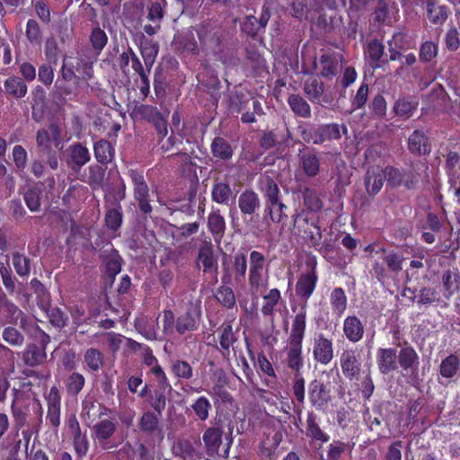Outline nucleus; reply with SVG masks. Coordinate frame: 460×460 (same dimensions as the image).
<instances>
[{
  "instance_id": "52",
  "label": "nucleus",
  "mask_w": 460,
  "mask_h": 460,
  "mask_svg": "<svg viewBox=\"0 0 460 460\" xmlns=\"http://www.w3.org/2000/svg\"><path fill=\"white\" fill-rule=\"evenodd\" d=\"M212 405L209 400L204 396L199 397L191 405V409L195 412L198 420L205 421L209 416V411Z\"/></svg>"
},
{
  "instance_id": "25",
  "label": "nucleus",
  "mask_w": 460,
  "mask_h": 460,
  "mask_svg": "<svg viewBox=\"0 0 460 460\" xmlns=\"http://www.w3.org/2000/svg\"><path fill=\"white\" fill-rule=\"evenodd\" d=\"M47 419L55 428L60 424V396L56 387H52L49 392Z\"/></svg>"
},
{
  "instance_id": "44",
  "label": "nucleus",
  "mask_w": 460,
  "mask_h": 460,
  "mask_svg": "<svg viewBox=\"0 0 460 460\" xmlns=\"http://www.w3.org/2000/svg\"><path fill=\"white\" fill-rule=\"evenodd\" d=\"M158 43L153 40H146L141 44L140 51L147 71H150L158 54Z\"/></svg>"
},
{
  "instance_id": "55",
  "label": "nucleus",
  "mask_w": 460,
  "mask_h": 460,
  "mask_svg": "<svg viewBox=\"0 0 460 460\" xmlns=\"http://www.w3.org/2000/svg\"><path fill=\"white\" fill-rule=\"evenodd\" d=\"M150 406L158 413L162 415L163 411L166 407V395L164 390L155 389L149 395Z\"/></svg>"
},
{
  "instance_id": "30",
  "label": "nucleus",
  "mask_w": 460,
  "mask_h": 460,
  "mask_svg": "<svg viewBox=\"0 0 460 460\" xmlns=\"http://www.w3.org/2000/svg\"><path fill=\"white\" fill-rule=\"evenodd\" d=\"M299 164L307 177H314L320 171V159L313 152L299 154Z\"/></svg>"
},
{
  "instance_id": "1",
  "label": "nucleus",
  "mask_w": 460,
  "mask_h": 460,
  "mask_svg": "<svg viewBox=\"0 0 460 460\" xmlns=\"http://www.w3.org/2000/svg\"><path fill=\"white\" fill-rule=\"evenodd\" d=\"M376 357L379 371L384 375L395 371L398 366L404 371L417 369L419 366L417 352L407 344L398 353L395 348L379 349Z\"/></svg>"
},
{
  "instance_id": "33",
  "label": "nucleus",
  "mask_w": 460,
  "mask_h": 460,
  "mask_svg": "<svg viewBox=\"0 0 460 460\" xmlns=\"http://www.w3.org/2000/svg\"><path fill=\"white\" fill-rule=\"evenodd\" d=\"M93 152L97 162L102 164L111 163L114 157V148L106 139L97 141L93 146Z\"/></svg>"
},
{
  "instance_id": "15",
  "label": "nucleus",
  "mask_w": 460,
  "mask_h": 460,
  "mask_svg": "<svg viewBox=\"0 0 460 460\" xmlns=\"http://www.w3.org/2000/svg\"><path fill=\"white\" fill-rule=\"evenodd\" d=\"M309 400L318 410L324 409L331 401L329 391L321 381L314 379L309 384Z\"/></svg>"
},
{
  "instance_id": "48",
  "label": "nucleus",
  "mask_w": 460,
  "mask_h": 460,
  "mask_svg": "<svg viewBox=\"0 0 460 460\" xmlns=\"http://www.w3.org/2000/svg\"><path fill=\"white\" fill-rule=\"evenodd\" d=\"M122 218L123 214L121 206L120 204L116 203L115 208L107 209L105 214V225L109 229L117 231L121 226Z\"/></svg>"
},
{
  "instance_id": "13",
  "label": "nucleus",
  "mask_w": 460,
  "mask_h": 460,
  "mask_svg": "<svg viewBox=\"0 0 460 460\" xmlns=\"http://www.w3.org/2000/svg\"><path fill=\"white\" fill-rule=\"evenodd\" d=\"M91 159L88 148L81 143H75L68 147L67 164L74 172H78Z\"/></svg>"
},
{
  "instance_id": "16",
  "label": "nucleus",
  "mask_w": 460,
  "mask_h": 460,
  "mask_svg": "<svg viewBox=\"0 0 460 460\" xmlns=\"http://www.w3.org/2000/svg\"><path fill=\"white\" fill-rule=\"evenodd\" d=\"M199 312H197L192 307L189 308L184 314L177 317L175 332L180 335H182L188 332L197 331L199 328Z\"/></svg>"
},
{
  "instance_id": "59",
  "label": "nucleus",
  "mask_w": 460,
  "mask_h": 460,
  "mask_svg": "<svg viewBox=\"0 0 460 460\" xmlns=\"http://www.w3.org/2000/svg\"><path fill=\"white\" fill-rule=\"evenodd\" d=\"M41 190L38 188H31L24 194V200L28 208L32 212L40 209Z\"/></svg>"
},
{
  "instance_id": "17",
  "label": "nucleus",
  "mask_w": 460,
  "mask_h": 460,
  "mask_svg": "<svg viewBox=\"0 0 460 460\" xmlns=\"http://www.w3.org/2000/svg\"><path fill=\"white\" fill-rule=\"evenodd\" d=\"M198 36L201 44L217 49L221 44L222 30L209 23L202 24L198 30Z\"/></svg>"
},
{
  "instance_id": "24",
  "label": "nucleus",
  "mask_w": 460,
  "mask_h": 460,
  "mask_svg": "<svg viewBox=\"0 0 460 460\" xmlns=\"http://www.w3.org/2000/svg\"><path fill=\"white\" fill-rule=\"evenodd\" d=\"M46 358L47 353L45 348L39 347L35 343L28 344L22 355L24 364L29 367L40 366L45 362Z\"/></svg>"
},
{
  "instance_id": "38",
  "label": "nucleus",
  "mask_w": 460,
  "mask_h": 460,
  "mask_svg": "<svg viewBox=\"0 0 460 460\" xmlns=\"http://www.w3.org/2000/svg\"><path fill=\"white\" fill-rule=\"evenodd\" d=\"M418 108V102L414 98H399L394 105L393 111L400 117H411Z\"/></svg>"
},
{
  "instance_id": "2",
  "label": "nucleus",
  "mask_w": 460,
  "mask_h": 460,
  "mask_svg": "<svg viewBox=\"0 0 460 460\" xmlns=\"http://www.w3.org/2000/svg\"><path fill=\"white\" fill-rule=\"evenodd\" d=\"M259 186L265 199V212L273 223H280L288 217V207L282 200L277 182L270 175H263L260 179Z\"/></svg>"
},
{
  "instance_id": "22",
  "label": "nucleus",
  "mask_w": 460,
  "mask_h": 460,
  "mask_svg": "<svg viewBox=\"0 0 460 460\" xmlns=\"http://www.w3.org/2000/svg\"><path fill=\"white\" fill-rule=\"evenodd\" d=\"M443 295L449 299L454 294L460 290V273L458 269L447 270L441 276Z\"/></svg>"
},
{
  "instance_id": "50",
  "label": "nucleus",
  "mask_w": 460,
  "mask_h": 460,
  "mask_svg": "<svg viewBox=\"0 0 460 460\" xmlns=\"http://www.w3.org/2000/svg\"><path fill=\"white\" fill-rule=\"evenodd\" d=\"M51 140L50 133L47 128H40L37 131L36 134V144L38 154L41 155H50L53 149L51 147Z\"/></svg>"
},
{
  "instance_id": "29",
  "label": "nucleus",
  "mask_w": 460,
  "mask_h": 460,
  "mask_svg": "<svg viewBox=\"0 0 460 460\" xmlns=\"http://www.w3.org/2000/svg\"><path fill=\"white\" fill-rule=\"evenodd\" d=\"M324 90V84L316 77L306 79L303 84L304 93L312 102L320 103Z\"/></svg>"
},
{
  "instance_id": "8",
  "label": "nucleus",
  "mask_w": 460,
  "mask_h": 460,
  "mask_svg": "<svg viewBox=\"0 0 460 460\" xmlns=\"http://www.w3.org/2000/svg\"><path fill=\"white\" fill-rule=\"evenodd\" d=\"M117 429V423L111 420L104 419L93 425V436L99 447L105 451L113 450L118 447L112 437Z\"/></svg>"
},
{
  "instance_id": "57",
  "label": "nucleus",
  "mask_w": 460,
  "mask_h": 460,
  "mask_svg": "<svg viewBox=\"0 0 460 460\" xmlns=\"http://www.w3.org/2000/svg\"><path fill=\"white\" fill-rule=\"evenodd\" d=\"M164 0H151L147 7V19L153 23L160 22L164 16Z\"/></svg>"
},
{
  "instance_id": "32",
  "label": "nucleus",
  "mask_w": 460,
  "mask_h": 460,
  "mask_svg": "<svg viewBox=\"0 0 460 460\" xmlns=\"http://www.w3.org/2000/svg\"><path fill=\"white\" fill-rule=\"evenodd\" d=\"M4 315L8 318V322L12 324H20L22 328H25L27 324V317L23 312L14 304L5 301L0 305Z\"/></svg>"
},
{
  "instance_id": "62",
  "label": "nucleus",
  "mask_w": 460,
  "mask_h": 460,
  "mask_svg": "<svg viewBox=\"0 0 460 460\" xmlns=\"http://www.w3.org/2000/svg\"><path fill=\"white\" fill-rule=\"evenodd\" d=\"M2 337L3 340L11 346H22L24 341L23 335L13 326L4 328Z\"/></svg>"
},
{
  "instance_id": "20",
  "label": "nucleus",
  "mask_w": 460,
  "mask_h": 460,
  "mask_svg": "<svg viewBox=\"0 0 460 460\" xmlns=\"http://www.w3.org/2000/svg\"><path fill=\"white\" fill-rule=\"evenodd\" d=\"M208 229L213 236L216 243L219 244L226 232V220L219 209L212 210L208 216Z\"/></svg>"
},
{
  "instance_id": "21",
  "label": "nucleus",
  "mask_w": 460,
  "mask_h": 460,
  "mask_svg": "<svg viewBox=\"0 0 460 460\" xmlns=\"http://www.w3.org/2000/svg\"><path fill=\"white\" fill-rule=\"evenodd\" d=\"M238 207L243 215H253L261 207L258 194L252 190H243L238 197Z\"/></svg>"
},
{
  "instance_id": "7",
  "label": "nucleus",
  "mask_w": 460,
  "mask_h": 460,
  "mask_svg": "<svg viewBox=\"0 0 460 460\" xmlns=\"http://www.w3.org/2000/svg\"><path fill=\"white\" fill-rule=\"evenodd\" d=\"M198 267H203L204 273H212L217 281L218 264L217 258L214 252V246L209 237H205L199 243L196 258Z\"/></svg>"
},
{
  "instance_id": "35",
  "label": "nucleus",
  "mask_w": 460,
  "mask_h": 460,
  "mask_svg": "<svg viewBox=\"0 0 460 460\" xmlns=\"http://www.w3.org/2000/svg\"><path fill=\"white\" fill-rule=\"evenodd\" d=\"M341 369L346 377L353 379L359 373V364L352 351H346L341 358Z\"/></svg>"
},
{
  "instance_id": "47",
  "label": "nucleus",
  "mask_w": 460,
  "mask_h": 460,
  "mask_svg": "<svg viewBox=\"0 0 460 460\" xmlns=\"http://www.w3.org/2000/svg\"><path fill=\"white\" fill-rule=\"evenodd\" d=\"M89 40L95 55L98 56L108 42V37L105 31L100 28L98 22H96V26L92 30Z\"/></svg>"
},
{
  "instance_id": "61",
  "label": "nucleus",
  "mask_w": 460,
  "mask_h": 460,
  "mask_svg": "<svg viewBox=\"0 0 460 460\" xmlns=\"http://www.w3.org/2000/svg\"><path fill=\"white\" fill-rule=\"evenodd\" d=\"M11 410L14 420V427L17 429H22L27 421L28 408L19 405L16 402H13L12 403Z\"/></svg>"
},
{
  "instance_id": "49",
  "label": "nucleus",
  "mask_w": 460,
  "mask_h": 460,
  "mask_svg": "<svg viewBox=\"0 0 460 460\" xmlns=\"http://www.w3.org/2000/svg\"><path fill=\"white\" fill-rule=\"evenodd\" d=\"M84 361L92 371H99L103 364V354L97 349H88L84 356Z\"/></svg>"
},
{
  "instance_id": "63",
  "label": "nucleus",
  "mask_w": 460,
  "mask_h": 460,
  "mask_svg": "<svg viewBox=\"0 0 460 460\" xmlns=\"http://www.w3.org/2000/svg\"><path fill=\"white\" fill-rule=\"evenodd\" d=\"M135 112L140 119H146L152 124L160 117L162 114L157 108L151 105L142 104L136 108Z\"/></svg>"
},
{
  "instance_id": "43",
  "label": "nucleus",
  "mask_w": 460,
  "mask_h": 460,
  "mask_svg": "<svg viewBox=\"0 0 460 460\" xmlns=\"http://www.w3.org/2000/svg\"><path fill=\"white\" fill-rule=\"evenodd\" d=\"M84 384V376L78 372H73L65 380L66 391L70 396H76L83 390Z\"/></svg>"
},
{
  "instance_id": "39",
  "label": "nucleus",
  "mask_w": 460,
  "mask_h": 460,
  "mask_svg": "<svg viewBox=\"0 0 460 460\" xmlns=\"http://www.w3.org/2000/svg\"><path fill=\"white\" fill-rule=\"evenodd\" d=\"M385 47L377 40H373L367 44V54L372 62L373 67H380L382 65L387 63L386 59L383 58Z\"/></svg>"
},
{
  "instance_id": "11",
  "label": "nucleus",
  "mask_w": 460,
  "mask_h": 460,
  "mask_svg": "<svg viewBox=\"0 0 460 460\" xmlns=\"http://www.w3.org/2000/svg\"><path fill=\"white\" fill-rule=\"evenodd\" d=\"M270 18V7L264 4L260 18L257 19L254 15L246 16L241 25V30L243 33L254 39L261 29L266 28Z\"/></svg>"
},
{
  "instance_id": "5",
  "label": "nucleus",
  "mask_w": 460,
  "mask_h": 460,
  "mask_svg": "<svg viewBox=\"0 0 460 460\" xmlns=\"http://www.w3.org/2000/svg\"><path fill=\"white\" fill-rule=\"evenodd\" d=\"M343 57L341 54L332 51L323 52L317 61L314 58L313 63V70L309 71L303 68L302 73L306 75L314 74V70H319V75L323 78H332L337 75L341 70Z\"/></svg>"
},
{
  "instance_id": "60",
  "label": "nucleus",
  "mask_w": 460,
  "mask_h": 460,
  "mask_svg": "<svg viewBox=\"0 0 460 460\" xmlns=\"http://www.w3.org/2000/svg\"><path fill=\"white\" fill-rule=\"evenodd\" d=\"M331 303L334 311L342 314L347 307V298L341 288H336L331 294Z\"/></svg>"
},
{
  "instance_id": "36",
  "label": "nucleus",
  "mask_w": 460,
  "mask_h": 460,
  "mask_svg": "<svg viewBox=\"0 0 460 460\" xmlns=\"http://www.w3.org/2000/svg\"><path fill=\"white\" fill-rule=\"evenodd\" d=\"M288 103L296 115L304 119L311 117V107L309 103L299 94L289 95Z\"/></svg>"
},
{
  "instance_id": "42",
  "label": "nucleus",
  "mask_w": 460,
  "mask_h": 460,
  "mask_svg": "<svg viewBox=\"0 0 460 460\" xmlns=\"http://www.w3.org/2000/svg\"><path fill=\"white\" fill-rule=\"evenodd\" d=\"M237 341L231 324L223 327L222 333L219 337L221 354L225 358H228L230 354V347Z\"/></svg>"
},
{
  "instance_id": "53",
  "label": "nucleus",
  "mask_w": 460,
  "mask_h": 460,
  "mask_svg": "<svg viewBox=\"0 0 460 460\" xmlns=\"http://www.w3.org/2000/svg\"><path fill=\"white\" fill-rule=\"evenodd\" d=\"M233 269L234 274V280L236 282H243L247 271V259L243 253L234 255Z\"/></svg>"
},
{
  "instance_id": "54",
  "label": "nucleus",
  "mask_w": 460,
  "mask_h": 460,
  "mask_svg": "<svg viewBox=\"0 0 460 460\" xmlns=\"http://www.w3.org/2000/svg\"><path fill=\"white\" fill-rule=\"evenodd\" d=\"M217 300L226 308H233L235 305V296L233 289L227 286H221L216 294Z\"/></svg>"
},
{
  "instance_id": "64",
  "label": "nucleus",
  "mask_w": 460,
  "mask_h": 460,
  "mask_svg": "<svg viewBox=\"0 0 460 460\" xmlns=\"http://www.w3.org/2000/svg\"><path fill=\"white\" fill-rule=\"evenodd\" d=\"M105 175V169L100 165H91L89 167L88 183L93 189L102 186Z\"/></svg>"
},
{
  "instance_id": "37",
  "label": "nucleus",
  "mask_w": 460,
  "mask_h": 460,
  "mask_svg": "<svg viewBox=\"0 0 460 460\" xmlns=\"http://www.w3.org/2000/svg\"><path fill=\"white\" fill-rule=\"evenodd\" d=\"M5 92L14 98L21 99L27 93V85L23 79L18 76H11L4 81Z\"/></svg>"
},
{
  "instance_id": "46",
  "label": "nucleus",
  "mask_w": 460,
  "mask_h": 460,
  "mask_svg": "<svg viewBox=\"0 0 460 460\" xmlns=\"http://www.w3.org/2000/svg\"><path fill=\"white\" fill-rule=\"evenodd\" d=\"M264 305L261 307V313L264 316L272 317L274 314L275 306L279 304L281 295L278 288H271L266 295L263 296Z\"/></svg>"
},
{
  "instance_id": "6",
  "label": "nucleus",
  "mask_w": 460,
  "mask_h": 460,
  "mask_svg": "<svg viewBox=\"0 0 460 460\" xmlns=\"http://www.w3.org/2000/svg\"><path fill=\"white\" fill-rule=\"evenodd\" d=\"M129 177L133 183L134 199L137 202L140 212L145 216H150L153 207L150 204L149 188L142 173L136 170L129 171Z\"/></svg>"
},
{
  "instance_id": "41",
  "label": "nucleus",
  "mask_w": 460,
  "mask_h": 460,
  "mask_svg": "<svg viewBox=\"0 0 460 460\" xmlns=\"http://www.w3.org/2000/svg\"><path fill=\"white\" fill-rule=\"evenodd\" d=\"M211 151L215 157L222 160H229L233 155V149L225 138L217 137L211 144Z\"/></svg>"
},
{
  "instance_id": "56",
  "label": "nucleus",
  "mask_w": 460,
  "mask_h": 460,
  "mask_svg": "<svg viewBox=\"0 0 460 460\" xmlns=\"http://www.w3.org/2000/svg\"><path fill=\"white\" fill-rule=\"evenodd\" d=\"M304 203L311 211H318L322 208V200L315 190L305 188L303 191Z\"/></svg>"
},
{
  "instance_id": "34",
  "label": "nucleus",
  "mask_w": 460,
  "mask_h": 460,
  "mask_svg": "<svg viewBox=\"0 0 460 460\" xmlns=\"http://www.w3.org/2000/svg\"><path fill=\"white\" fill-rule=\"evenodd\" d=\"M448 17V8L438 5L433 0L427 2V18L434 24H442Z\"/></svg>"
},
{
  "instance_id": "10",
  "label": "nucleus",
  "mask_w": 460,
  "mask_h": 460,
  "mask_svg": "<svg viewBox=\"0 0 460 460\" xmlns=\"http://www.w3.org/2000/svg\"><path fill=\"white\" fill-rule=\"evenodd\" d=\"M385 180L388 182L386 167L385 169L378 166L368 167L364 177L367 193L369 196H376L381 190Z\"/></svg>"
},
{
  "instance_id": "40",
  "label": "nucleus",
  "mask_w": 460,
  "mask_h": 460,
  "mask_svg": "<svg viewBox=\"0 0 460 460\" xmlns=\"http://www.w3.org/2000/svg\"><path fill=\"white\" fill-rule=\"evenodd\" d=\"M306 436L321 442H327L329 440V436L317 424L315 415L313 412H309L307 415Z\"/></svg>"
},
{
  "instance_id": "51",
  "label": "nucleus",
  "mask_w": 460,
  "mask_h": 460,
  "mask_svg": "<svg viewBox=\"0 0 460 460\" xmlns=\"http://www.w3.org/2000/svg\"><path fill=\"white\" fill-rule=\"evenodd\" d=\"M12 261L16 273L21 277H26L31 272V260L23 254L13 252Z\"/></svg>"
},
{
  "instance_id": "19",
  "label": "nucleus",
  "mask_w": 460,
  "mask_h": 460,
  "mask_svg": "<svg viewBox=\"0 0 460 460\" xmlns=\"http://www.w3.org/2000/svg\"><path fill=\"white\" fill-rule=\"evenodd\" d=\"M319 144L337 141L341 138L342 134H347L348 128L344 124L329 123L318 126Z\"/></svg>"
},
{
  "instance_id": "18",
  "label": "nucleus",
  "mask_w": 460,
  "mask_h": 460,
  "mask_svg": "<svg viewBox=\"0 0 460 460\" xmlns=\"http://www.w3.org/2000/svg\"><path fill=\"white\" fill-rule=\"evenodd\" d=\"M314 359L322 364H328L333 358L332 343L330 340L320 334L314 343Z\"/></svg>"
},
{
  "instance_id": "26",
  "label": "nucleus",
  "mask_w": 460,
  "mask_h": 460,
  "mask_svg": "<svg viewBox=\"0 0 460 460\" xmlns=\"http://www.w3.org/2000/svg\"><path fill=\"white\" fill-rule=\"evenodd\" d=\"M343 332L349 341L357 342L363 337L364 326L357 316H348L344 320Z\"/></svg>"
},
{
  "instance_id": "58",
  "label": "nucleus",
  "mask_w": 460,
  "mask_h": 460,
  "mask_svg": "<svg viewBox=\"0 0 460 460\" xmlns=\"http://www.w3.org/2000/svg\"><path fill=\"white\" fill-rule=\"evenodd\" d=\"M158 417L152 411H146L143 413L139 420V428L141 430L153 433L158 427Z\"/></svg>"
},
{
  "instance_id": "3",
  "label": "nucleus",
  "mask_w": 460,
  "mask_h": 460,
  "mask_svg": "<svg viewBox=\"0 0 460 460\" xmlns=\"http://www.w3.org/2000/svg\"><path fill=\"white\" fill-rule=\"evenodd\" d=\"M305 319L306 310L303 306L294 318L291 333L288 338V366L296 372H299L303 366L302 341L305 330Z\"/></svg>"
},
{
  "instance_id": "4",
  "label": "nucleus",
  "mask_w": 460,
  "mask_h": 460,
  "mask_svg": "<svg viewBox=\"0 0 460 460\" xmlns=\"http://www.w3.org/2000/svg\"><path fill=\"white\" fill-rule=\"evenodd\" d=\"M427 169L424 164L420 162H411L406 167L397 168L386 166L388 174V185L391 188L404 187L406 190H414L417 188L420 172Z\"/></svg>"
},
{
  "instance_id": "28",
  "label": "nucleus",
  "mask_w": 460,
  "mask_h": 460,
  "mask_svg": "<svg viewBox=\"0 0 460 460\" xmlns=\"http://www.w3.org/2000/svg\"><path fill=\"white\" fill-rule=\"evenodd\" d=\"M102 261L105 263L106 271L111 278H114L121 270L122 258L118 251L111 248L102 252Z\"/></svg>"
},
{
  "instance_id": "14",
  "label": "nucleus",
  "mask_w": 460,
  "mask_h": 460,
  "mask_svg": "<svg viewBox=\"0 0 460 460\" xmlns=\"http://www.w3.org/2000/svg\"><path fill=\"white\" fill-rule=\"evenodd\" d=\"M222 436L223 430L217 427H209L204 430L202 440L206 454L208 456L214 457L218 455L219 447L223 442Z\"/></svg>"
},
{
  "instance_id": "12",
  "label": "nucleus",
  "mask_w": 460,
  "mask_h": 460,
  "mask_svg": "<svg viewBox=\"0 0 460 460\" xmlns=\"http://www.w3.org/2000/svg\"><path fill=\"white\" fill-rule=\"evenodd\" d=\"M265 261L266 259L264 255L258 251H252L250 253L248 280L252 289H258L260 285L262 283V273Z\"/></svg>"
},
{
  "instance_id": "27",
  "label": "nucleus",
  "mask_w": 460,
  "mask_h": 460,
  "mask_svg": "<svg viewBox=\"0 0 460 460\" xmlns=\"http://www.w3.org/2000/svg\"><path fill=\"white\" fill-rule=\"evenodd\" d=\"M408 148L413 155H426L429 153L428 137L422 130H414L408 138Z\"/></svg>"
},
{
  "instance_id": "23",
  "label": "nucleus",
  "mask_w": 460,
  "mask_h": 460,
  "mask_svg": "<svg viewBox=\"0 0 460 460\" xmlns=\"http://www.w3.org/2000/svg\"><path fill=\"white\" fill-rule=\"evenodd\" d=\"M211 199L217 204L229 206L235 199V194L228 182L218 181L214 183L212 187Z\"/></svg>"
},
{
  "instance_id": "9",
  "label": "nucleus",
  "mask_w": 460,
  "mask_h": 460,
  "mask_svg": "<svg viewBox=\"0 0 460 460\" xmlns=\"http://www.w3.org/2000/svg\"><path fill=\"white\" fill-rule=\"evenodd\" d=\"M316 261H313L310 262V270L305 273H303L298 279L296 285V295L305 299L304 305L301 306L306 307V301L313 294L316 282H317V274H316Z\"/></svg>"
},
{
  "instance_id": "31",
  "label": "nucleus",
  "mask_w": 460,
  "mask_h": 460,
  "mask_svg": "<svg viewBox=\"0 0 460 460\" xmlns=\"http://www.w3.org/2000/svg\"><path fill=\"white\" fill-rule=\"evenodd\" d=\"M172 46L178 52L198 53V45L192 32H187L175 37Z\"/></svg>"
},
{
  "instance_id": "45",
  "label": "nucleus",
  "mask_w": 460,
  "mask_h": 460,
  "mask_svg": "<svg viewBox=\"0 0 460 460\" xmlns=\"http://www.w3.org/2000/svg\"><path fill=\"white\" fill-rule=\"evenodd\" d=\"M460 367V359L455 354H450L442 360L439 367L440 375L446 378H451L456 375Z\"/></svg>"
}]
</instances>
